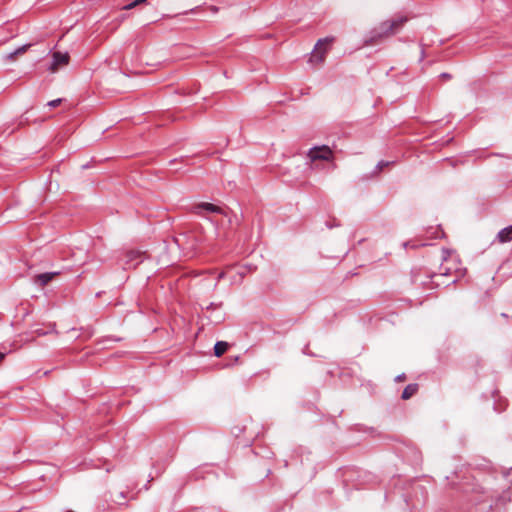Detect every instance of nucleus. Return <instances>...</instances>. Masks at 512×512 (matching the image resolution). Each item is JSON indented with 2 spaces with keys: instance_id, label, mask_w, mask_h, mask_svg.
I'll use <instances>...</instances> for the list:
<instances>
[{
  "instance_id": "obj_9",
  "label": "nucleus",
  "mask_w": 512,
  "mask_h": 512,
  "mask_svg": "<svg viewBox=\"0 0 512 512\" xmlns=\"http://www.w3.org/2000/svg\"><path fill=\"white\" fill-rule=\"evenodd\" d=\"M229 344L225 341H218L214 346V355L217 357L222 356L228 349Z\"/></svg>"
},
{
  "instance_id": "obj_14",
  "label": "nucleus",
  "mask_w": 512,
  "mask_h": 512,
  "mask_svg": "<svg viewBox=\"0 0 512 512\" xmlns=\"http://www.w3.org/2000/svg\"><path fill=\"white\" fill-rule=\"evenodd\" d=\"M388 165H390V162L380 161V162L378 163L377 167H378L379 169H382L383 167H386V166H388Z\"/></svg>"
},
{
  "instance_id": "obj_6",
  "label": "nucleus",
  "mask_w": 512,
  "mask_h": 512,
  "mask_svg": "<svg viewBox=\"0 0 512 512\" xmlns=\"http://www.w3.org/2000/svg\"><path fill=\"white\" fill-rule=\"evenodd\" d=\"M496 239L499 243L510 242L512 240V225L501 229L498 232Z\"/></svg>"
},
{
  "instance_id": "obj_16",
  "label": "nucleus",
  "mask_w": 512,
  "mask_h": 512,
  "mask_svg": "<svg viewBox=\"0 0 512 512\" xmlns=\"http://www.w3.org/2000/svg\"><path fill=\"white\" fill-rule=\"evenodd\" d=\"M507 267L511 270L512 272V255L506 260V263Z\"/></svg>"
},
{
  "instance_id": "obj_12",
  "label": "nucleus",
  "mask_w": 512,
  "mask_h": 512,
  "mask_svg": "<svg viewBox=\"0 0 512 512\" xmlns=\"http://www.w3.org/2000/svg\"><path fill=\"white\" fill-rule=\"evenodd\" d=\"M146 1H147V0H134V1H132L131 3H129V4H127V5H125V6L123 7V9H124V10H130V9H133V8H135L136 6H138V5L142 4V3L146 2Z\"/></svg>"
},
{
  "instance_id": "obj_10",
  "label": "nucleus",
  "mask_w": 512,
  "mask_h": 512,
  "mask_svg": "<svg viewBox=\"0 0 512 512\" xmlns=\"http://www.w3.org/2000/svg\"><path fill=\"white\" fill-rule=\"evenodd\" d=\"M29 47H30V44L22 45L21 47L17 48L15 51L7 54L6 59L14 60L16 56L24 54L28 50Z\"/></svg>"
},
{
  "instance_id": "obj_5",
  "label": "nucleus",
  "mask_w": 512,
  "mask_h": 512,
  "mask_svg": "<svg viewBox=\"0 0 512 512\" xmlns=\"http://www.w3.org/2000/svg\"><path fill=\"white\" fill-rule=\"evenodd\" d=\"M192 212L199 216H204V212L223 214L224 211L221 207L207 202L196 204L192 208Z\"/></svg>"
},
{
  "instance_id": "obj_13",
  "label": "nucleus",
  "mask_w": 512,
  "mask_h": 512,
  "mask_svg": "<svg viewBox=\"0 0 512 512\" xmlns=\"http://www.w3.org/2000/svg\"><path fill=\"white\" fill-rule=\"evenodd\" d=\"M62 102V99L61 98H58V99H55V100H52V101H49L47 103V106L51 107V108H55L57 106H59Z\"/></svg>"
},
{
  "instance_id": "obj_8",
  "label": "nucleus",
  "mask_w": 512,
  "mask_h": 512,
  "mask_svg": "<svg viewBox=\"0 0 512 512\" xmlns=\"http://www.w3.org/2000/svg\"><path fill=\"white\" fill-rule=\"evenodd\" d=\"M417 391H418V384H416V383L409 384L404 388L401 398L403 400L410 399L412 396H414L417 393Z\"/></svg>"
},
{
  "instance_id": "obj_18",
  "label": "nucleus",
  "mask_w": 512,
  "mask_h": 512,
  "mask_svg": "<svg viewBox=\"0 0 512 512\" xmlns=\"http://www.w3.org/2000/svg\"><path fill=\"white\" fill-rule=\"evenodd\" d=\"M225 277V273L224 272H221L219 275H218V280H221Z\"/></svg>"
},
{
  "instance_id": "obj_2",
  "label": "nucleus",
  "mask_w": 512,
  "mask_h": 512,
  "mask_svg": "<svg viewBox=\"0 0 512 512\" xmlns=\"http://www.w3.org/2000/svg\"><path fill=\"white\" fill-rule=\"evenodd\" d=\"M335 38L333 36L319 39L315 45L314 52L311 56L310 61L316 63H322L325 59L326 53L334 43Z\"/></svg>"
},
{
  "instance_id": "obj_19",
  "label": "nucleus",
  "mask_w": 512,
  "mask_h": 512,
  "mask_svg": "<svg viewBox=\"0 0 512 512\" xmlns=\"http://www.w3.org/2000/svg\"><path fill=\"white\" fill-rule=\"evenodd\" d=\"M5 354L0 352V363L4 360Z\"/></svg>"
},
{
  "instance_id": "obj_3",
  "label": "nucleus",
  "mask_w": 512,
  "mask_h": 512,
  "mask_svg": "<svg viewBox=\"0 0 512 512\" xmlns=\"http://www.w3.org/2000/svg\"><path fill=\"white\" fill-rule=\"evenodd\" d=\"M307 157L311 162L318 160L332 161L334 159L333 151L326 145L312 147L309 149Z\"/></svg>"
},
{
  "instance_id": "obj_7",
  "label": "nucleus",
  "mask_w": 512,
  "mask_h": 512,
  "mask_svg": "<svg viewBox=\"0 0 512 512\" xmlns=\"http://www.w3.org/2000/svg\"><path fill=\"white\" fill-rule=\"evenodd\" d=\"M58 273L57 272H47L42 273L36 276V283H39L41 286L47 285Z\"/></svg>"
},
{
  "instance_id": "obj_11",
  "label": "nucleus",
  "mask_w": 512,
  "mask_h": 512,
  "mask_svg": "<svg viewBox=\"0 0 512 512\" xmlns=\"http://www.w3.org/2000/svg\"><path fill=\"white\" fill-rule=\"evenodd\" d=\"M127 262H132L141 257V254L137 251H128L126 253Z\"/></svg>"
},
{
  "instance_id": "obj_4",
  "label": "nucleus",
  "mask_w": 512,
  "mask_h": 512,
  "mask_svg": "<svg viewBox=\"0 0 512 512\" xmlns=\"http://www.w3.org/2000/svg\"><path fill=\"white\" fill-rule=\"evenodd\" d=\"M70 56L67 52L61 53L56 51L52 54V63L48 67V70L51 73L57 72L61 67H64L69 64Z\"/></svg>"
},
{
  "instance_id": "obj_17",
  "label": "nucleus",
  "mask_w": 512,
  "mask_h": 512,
  "mask_svg": "<svg viewBox=\"0 0 512 512\" xmlns=\"http://www.w3.org/2000/svg\"><path fill=\"white\" fill-rule=\"evenodd\" d=\"M405 378H406L405 374H402V375L397 376L396 380L397 381H403V380H405Z\"/></svg>"
},
{
  "instance_id": "obj_15",
  "label": "nucleus",
  "mask_w": 512,
  "mask_h": 512,
  "mask_svg": "<svg viewBox=\"0 0 512 512\" xmlns=\"http://www.w3.org/2000/svg\"><path fill=\"white\" fill-rule=\"evenodd\" d=\"M439 77L443 80L451 79V75L449 73H441Z\"/></svg>"
},
{
  "instance_id": "obj_20",
  "label": "nucleus",
  "mask_w": 512,
  "mask_h": 512,
  "mask_svg": "<svg viewBox=\"0 0 512 512\" xmlns=\"http://www.w3.org/2000/svg\"><path fill=\"white\" fill-rule=\"evenodd\" d=\"M38 335H44L45 333L42 331H37Z\"/></svg>"
},
{
  "instance_id": "obj_1",
  "label": "nucleus",
  "mask_w": 512,
  "mask_h": 512,
  "mask_svg": "<svg viewBox=\"0 0 512 512\" xmlns=\"http://www.w3.org/2000/svg\"><path fill=\"white\" fill-rule=\"evenodd\" d=\"M408 21L406 16H396L385 20L374 27L365 37L364 45L372 46L383 42L385 39L397 34Z\"/></svg>"
}]
</instances>
